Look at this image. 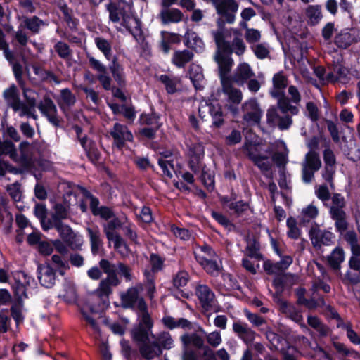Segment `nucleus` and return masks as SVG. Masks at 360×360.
I'll return each mask as SVG.
<instances>
[{
    "mask_svg": "<svg viewBox=\"0 0 360 360\" xmlns=\"http://www.w3.org/2000/svg\"><path fill=\"white\" fill-rule=\"evenodd\" d=\"M331 200L332 205L329 210L330 216L334 215L336 212H345L343 210L345 206V200L342 195L339 193L334 194L331 198Z\"/></svg>",
    "mask_w": 360,
    "mask_h": 360,
    "instance_id": "nucleus-50",
    "label": "nucleus"
},
{
    "mask_svg": "<svg viewBox=\"0 0 360 360\" xmlns=\"http://www.w3.org/2000/svg\"><path fill=\"white\" fill-rule=\"evenodd\" d=\"M198 331L202 334L205 335L207 342L212 347H217L222 342V338L220 332L217 330L212 331L209 333H206L204 329L199 326Z\"/></svg>",
    "mask_w": 360,
    "mask_h": 360,
    "instance_id": "nucleus-49",
    "label": "nucleus"
},
{
    "mask_svg": "<svg viewBox=\"0 0 360 360\" xmlns=\"http://www.w3.org/2000/svg\"><path fill=\"white\" fill-rule=\"evenodd\" d=\"M327 81L340 82L347 84L350 80L349 70L340 64H337L333 68V72L327 74Z\"/></svg>",
    "mask_w": 360,
    "mask_h": 360,
    "instance_id": "nucleus-28",
    "label": "nucleus"
},
{
    "mask_svg": "<svg viewBox=\"0 0 360 360\" xmlns=\"http://www.w3.org/2000/svg\"><path fill=\"white\" fill-rule=\"evenodd\" d=\"M233 330L247 345L251 344L255 338V333L246 323L234 322Z\"/></svg>",
    "mask_w": 360,
    "mask_h": 360,
    "instance_id": "nucleus-26",
    "label": "nucleus"
},
{
    "mask_svg": "<svg viewBox=\"0 0 360 360\" xmlns=\"http://www.w3.org/2000/svg\"><path fill=\"white\" fill-rule=\"evenodd\" d=\"M68 216V212L65 207L61 204H57L54 207V213H53L51 220L53 224H56L58 221L66 219Z\"/></svg>",
    "mask_w": 360,
    "mask_h": 360,
    "instance_id": "nucleus-57",
    "label": "nucleus"
},
{
    "mask_svg": "<svg viewBox=\"0 0 360 360\" xmlns=\"http://www.w3.org/2000/svg\"><path fill=\"white\" fill-rule=\"evenodd\" d=\"M76 101L75 96L68 89L61 90L60 98L58 101L60 108L65 112L67 109L72 106Z\"/></svg>",
    "mask_w": 360,
    "mask_h": 360,
    "instance_id": "nucleus-43",
    "label": "nucleus"
},
{
    "mask_svg": "<svg viewBox=\"0 0 360 360\" xmlns=\"http://www.w3.org/2000/svg\"><path fill=\"white\" fill-rule=\"evenodd\" d=\"M108 240L113 243L114 248L122 255H124L127 252V247L124 240L119 234L113 235L108 233Z\"/></svg>",
    "mask_w": 360,
    "mask_h": 360,
    "instance_id": "nucleus-56",
    "label": "nucleus"
},
{
    "mask_svg": "<svg viewBox=\"0 0 360 360\" xmlns=\"http://www.w3.org/2000/svg\"><path fill=\"white\" fill-rule=\"evenodd\" d=\"M73 129L77 134V138L79 139L82 148L84 149L89 158L92 160H98V154L92 147L91 141L86 136L83 137L81 136L82 132V128L76 125L74 126Z\"/></svg>",
    "mask_w": 360,
    "mask_h": 360,
    "instance_id": "nucleus-30",
    "label": "nucleus"
},
{
    "mask_svg": "<svg viewBox=\"0 0 360 360\" xmlns=\"http://www.w3.org/2000/svg\"><path fill=\"white\" fill-rule=\"evenodd\" d=\"M275 143L278 148L283 149V151L281 153H276L273 155V160L278 167H284L288 162V150L286 144L281 140L276 141Z\"/></svg>",
    "mask_w": 360,
    "mask_h": 360,
    "instance_id": "nucleus-42",
    "label": "nucleus"
},
{
    "mask_svg": "<svg viewBox=\"0 0 360 360\" xmlns=\"http://www.w3.org/2000/svg\"><path fill=\"white\" fill-rule=\"evenodd\" d=\"M3 97L7 105L20 117L22 109L21 108V100L17 86L15 84H11L4 91Z\"/></svg>",
    "mask_w": 360,
    "mask_h": 360,
    "instance_id": "nucleus-21",
    "label": "nucleus"
},
{
    "mask_svg": "<svg viewBox=\"0 0 360 360\" xmlns=\"http://www.w3.org/2000/svg\"><path fill=\"white\" fill-rule=\"evenodd\" d=\"M138 316L139 324L137 326L143 327L144 328L152 330L153 321L148 311V306L146 305L144 309H139L136 311Z\"/></svg>",
    "mask_w": 360,
    "mask_h": 360,
    "instance_id": "nucleus-45",
    "label": "nucleus"
},
{
    "mask_svg": "<svg viewBox=\"0 0 360 360\" xmlns=\"http://www.w3.org/2000/svg\"><path fill=\"white\" fill-rule=\"evenodd\" d=\"M38 279L41 285L51 288L56 283V273L49 264H40L37 268Z\"/></svg>",
    "mask_w": 360,
    "mask_h": 360,
    "instance_id": "nucleus-22",
    "label": "nucleus"
},
{
    "mask_svg": "<svg viewBox=\"0 0 360 360\" xmlns=\"http://www.w3.org/2000/svg\"><path fill=\"white\" fill-rule=\"evenodd\" d=\"M13 283H12V288L15 295L18 300H23L27 298V287L34 284L35 281L29 274L22 271H18L13 274Z\"/></svg>",
    "mask_w": 360,
    "mask_h": 360,
    "instance_id": "nucleus-7",
    "label": "nucleus"
},
{
    "mask_svg": "<svg viewBox=\"0 0 360 360\" xmlns=\"http://www.w3.org/2000/svg\"><path fill=\"white\" fill-rule=\"evenodd\" d=\"M100 267L107 274V277L99 283L98 288L88 298L85 304L81 308L84 319L91 327L94 333L99 334L100 329L93 314H98L106 309L109 304V296L112 292V288L117 286L120 281L116 274L117 265L108 260L102 259L99 262Z\"/></svg>",
    "mask_w": 360,
    "mask_h": 360,
    "instance_id": "nucleus-1",
    "label": "nucleus"
},
{
    "mask_svg": "<svg viewBox=\"0 0 360 360\" xmlns=\"http://www.w3.org/2000/svg\"><path fill=\"white\" fill-rule=\"evenodd\" d=\"M189 77L195 89H201L202 88L204 75L200 66L193 63L191 64L190 65Z\"/></svg>",
    "mask_w": 360,
    "mask_h": 360,
    "instance_id": "nucleus-41",
    "label": "nucleus"
},
{
    "mask_svg": "<svg viewBox=\"0 0 360 360\" xmlns=\"http://www.w3.org/2000/svg\"><path fill=\"white\" fill-rule=\"evenodd\" d=\"M318 214L319 210L313 204H310L307 207L303 208L301 212V217L303 221H309L311 219H314L318 216Z\"/></svg>",
    "mask_w": 360,
    "mask_h": 360,
    "instance_id": "nucleus-59",
    "label": "nucleus"
},
{
    "mask_svg": "<svg viewBox=\"0 0 360 360\" xmlns=\"http://www.w3.org/2000/svg\"><path fill=\"white\" fill-rule=\"evenodd\" d=\"M140 122L143 124L152 125L155 129L160 127L159 117L155 114H142L140 117Z\"/></svg>",
    "mask_w": 360,
    "mask_h": 360,
    "instance_id": "nucleus-63",
    "label": "nucleus"
},
{
    "mask_svg": "<svg viewBox=\"0 0 360 360\" xmlns=\"http://www.w3.org/2000/svg\"><path fill=\"white\" fill-rule=\"evenodd\" d=\"M252 50L253 51L256 57L259 59L266 58L269 55V46L265 43L257 44L252 46Z\"/></svg>",
    "mask_w": 360,
    "mask_h": 360,
    "instance_id": "nucleus-61",
    "label": "nucleus"
},
{
    "mask_svg": "<svg viewBox=\"0 0 360 360\" xmlns=\"http://www.w3.org/2000/svg\"><path fill=\"white\" fill-rule=\"evenodd\" d=\"M86 230L90 239L91 252L93 255H97L103 245L101 232L98 227H88Z\"/></svg>",
    "mask_w": 360,
    "mask_h": 360,
    "instance_id": "nucleus-34",
    "label": "nucleus"
},
{
    "mask_svg": "<svg viewBox=\"0 0 360 360\" xmlns=\"http://www.w3.org/2000/svg\"><path fill=\"white\" fill-rule=\"evenodd\" d=\"M243 120L249 124H258L263 115L259 103L256 98H250L242 105Z\"/></svg>",
    "mask_w": 360,
    "mask_h": 360,
    "instance_id": "nucleus-11",
    "label": "nucleus"
},
{
    "mask_svg": "<svg viewBox=\"0 0 360 360\" xmlns=\"http://www.w3.org/2000/svg\"><path fill=\"white\" fill-rule=\"evenodd\" d=\"M144 285L139 283L134 287L129 288L125 292L121 294V304L124 308H131L136 311L139 309H144L147 305L144 299L139 295L143 291Z\"/></svg>",
    "mask_w": 360,
    "mask_h": 360,
    "instance_id": "nucleus-5",
    "label": "nucleus"
},
{
    "mask_svg": "<svg viewBox=\"0 0 360 360\" xmlns=\"http://www.w3.org/2000/svg\"><path fill=\"white\" fill-rule=\"evenodd\" d=\"M321 166L319 155L314 151H309L305 156L302 163V179L305 183H309L314 178V172Z\"/></svg>",
    "mask_w": 360,
    "mask_h": 360,
    "instance_id": "nucleus-14",
    "label": "nucleus"
},
{
    "mask_svg": "<svg viewBox=\"0 0 360 360\" xmlns=\"http://www.w3.org/2000/svg\"><path fill=\"white\" fill-rule=\"evenodd\" d=\"M212 34L217 47L214 59L218 64L221 82H222V78H229L227 75L233 63V60L230 56L231 48L230 43L225 40L228 34L225 29L219 28L216 31H212Z\"/></svg>",
    "mask_w": 360,
    "mask_h": 360,
    "instance_id": "nucleus-4",
    "label": "nucleus"
},
{
    "mask_svg": "<svg viewBox=\"0 0 360 360\" xmlns=\"http://www.w3.org/2000/svg\"><path fill=\"white\" fill-rule=\"evenodd\" d=\"M110 134L114 139V145L121 149L124 147L127 141H133V135L128 129L127 126L120 123L115 124L110 131Z\"/></svg>",
    "mask_w": 360,
    "mask_h": 360,
    "instance_id": "nucleus-20",
    "label": "nucleus"
},
{
    "mask_svg": "<svg viewBox=\"0 0 360 360\" xmlns=\"http://www.w3.org/2000/svg\"><path fill=\"white\" fill-rule=\"evenodd\" d=\"M160 80L165 85L169 94H173L176 91V86L179 83L178 77L163 75L160 77Z\"/></svg>",
    "mask_w": 360,
    "mask_h": 360,
    "instance_id": "nucleus-54",
    "label": "nucleus"
},
{
    "mask_svg": "<svg viewBox=\"0 0 360 360\" xmlns=\"http://www.w3.org/2000/svg\"><path fill=\"white\" fill-rule=\"evenodd\" d=\"M196 295L205 311L217 312L219 311L220 307L217 303L215 295L207 285H199L196 288Z\"/></svg>",
    "mask_w": 360,
    "mask_h": 360,
    "instance_id": "nucleus-9",
    "label": "nucleus"
},
{
    "mask_svg": "<svg viewBox=\"0 0 360 360\" xmlns=\"http://www.w3.org/2000/svg\"><path fill=\"white\" fill-rule=\"evenodd\" d=\"M195 257L198 264L217 257L212 248L207 245L199 246L195 250Z\"/></svg>",
    "mask_w": 360,
    "mask_h": 360,
    "instance_id": "nucleus-37",
    "label": "nucleus"
},
{
    "mask_svg": "<svg viewBox=\"0 0 360 360\" xmlns=\"http://www.w3.org/2000/svg\"><path fill=\"white\" fill-rule=\"evenodd\" d=\"M21 87L22 89L25 101H21V108L22 110L21 114H20V117H26L37 120L38 119L35 111L37 93L30 89L25 88L24 84Z\"/></svg>",
    "mask_w": 360,
    "mask_h": 360,
    "instance_id": "nucleus-12",
    "label": "nucleus"
},
{
    "mask_svg": "<svg viewBox=\"0 0 360 360\" xmlns=\"http://www.w3.org/2000/svg\"><path fill=\"white\" fill-rule=\"evenodd\" d=\"M250 158L262 171H268L271 167L269 156L271 150L262 151L260 146L249 145L246 146Z\"/></svg>",
    "mask_w": 360,
    "mask_h": 360,
    "instance_id": "nucleus-13",
    "label": "nucleus"
},
{
    "mask_svg": "<svg viewBox=\"0 0 360 360\" xmlns=\"http://www.w3.org/2000/svg\"><path fill=\"white\" fill-rule=\"evenodd\" d=\"M53 227L56 229L63 239L70 243L72 249H78L82 246L83 243L82 237L80 236H77L69 226L63 224L61 221H58L56 224L52 223V228Z\"/></svg>",
    "mask_w": 360,
    "mask_h": 360,
    "instance_id": "nucleus-18",
    "label": "nucleus"
},
{
    "mask_svg": "<svg viewBox=\"0 0 360 360\" xmlns=\"http://www.w3.org/2000/svg\"><path fill=\"white\" fill-rule=\"evenodd\" d=\"M306 15L311 25L318 24L322 18L321 8L319 5H311L306 9Z\"/></svg>",
    "mask_w": 360,
    "mask_h": 360,
    "instance_id": "nucleus-48",
    "label": "nucleus"
},
{
    "mask_svg": "<svg viewBox=\"0 0 360 360\" xmlns=\"http://www.w3.org/2000/svg\"><path fill=\"white\" fill-rule=\"evenodd\" d=\"M38 108L41 113L45 116L49 122L54 127H58L60 125V119L57 114V108L51 98L44 97L39 103Z\"/></svg>",
    "mask_w": 360,
    "mask_h": 360,
    "instance_id": "nucleus-19",
    "label": "nucleus"
},
{
    "mask_svg": "<svg viewBox=\"0 0 360 360\" xmlns=\"http://www.w3.org/2000/svg\"><path fill=\"white\" fill-rule=\"evenodd\" d=\"M139 352L143 358L152 360L162 354V348L155 340L139 345Z\"/></svg>",
    "mask_w": 360,
    "mask_h": 360,
    "instance_id": "nucleus-25",
    "label": "nucleus"
},
{
    "mask_svg": "<svg viewBox=\"0 0 360 360\" xmlns=\"http://www.w3.org/2000/svg\"><path fill=\"white\" fill-rule=\"evenodd\" d=\"M209 112L212 118V125L220 127L224 124V115L221 105L217 102L202 101L198 106L199 116L203 119Z\"/></svg>",
    "mask_w": 360,
    "mask_h": 360,
    "instance_id": "nucleus-10",
    "label": "nucleus"
},
{
    "mask_svg": "<svg viewBox=\"0 0 360 360\" xmlns=\"http://www.w3.org/2000/svg\"><path fill=\"white\" fill-rule=\"evenodd\" d=\"M345 260V252L342 248L336 247L331 253L327 256V262L330 268L337 274H340L341 264Z\"/></svg>",
    "mask_w": 360,
    "mask_h": 360,
    "instance_id": "nucleus-29",
    "label": "nucleus"
},
{
    "mask_svg": "<svg viewBox=\"0 0 360 360\" xmlns=\"http://www.w3.org/2000/svg\"><path fill=\"white\" fill-rule=\"evenodd\" d=\"M226 31V30H225ZM227 35L231 34L232 32L233 35L235 36L232 44H230L231 48V53L234 52L238 56H242L246 49V46L243 41V39L240 37V33L238 30L236 29H231L230 31H228ZM226 36L225 39L227 37Z\"/></svg>",
    "mask_w": 360,
    "mask_h": 360,
    "instance_id": "nucleus-40",
    "label": "nucleus"
},
{
    "mask_svg": "<svg viewBox=\"0 0 360 360\" xmlns=\"http://www.w3.org/2000/svg\"><path fill=\"white\" fill-rule=\"evenodd\" d=\"M217 13L228 23H233L238 4L236 0H222L215 8Z\"/></svg>",
    "mask_w": 360,
    "mask_h": 360,
    "instance_id": "nucleus-17",
    "label": "nucleus"
},
{
    "mask_svg": "<svg viewBox=\"0 0 360 360\" xmlns=\"http://www.w3.org/2000/svg\"><path fill=\"white\" fill-rule=\"evenodd\" d=\"M254 77L255 73L250 65L247 63H241L237 66L231 81L239 86H243L249 79Z\"/></svg>",
    "mask_w": 360,
    "mask_h": 360,
    "instance_id": "nucleus-23",
    "label": "nucleus"
},
{
    "mask_svg": "<svg viewBox=\"0 0 360 360\" xmlns=\"http://www.w3.org/2000/svg\"><path fill=\"white\" fill-rule=\"evenodd\" d=\"M46 25L47 24L39 18L32 16L31 18H22L20 27H24L30 30L32 33L37 34L39 32L41 27Z\"/></svg>",
    "mask_w": 360,
    "mask_h": 360,
    "instance_id": "nucleus-38",
    "label": "nucleus"
},
{
    "mask_svg": "<svg viewBox=\"0 0 360 360\" xmlns=\"http://www.w3.org/2000/svg\"><path fill=\"white\" fill-rule=\"evenodd\" d=\"M153 339L158 342L162 349H169L174 346V340L168 332H162L157 336L155 335Z\"/></svg>",
    "mask_w": 360,
    "mask_h": 360,
    "instance_id": "nucleus-51",
    "label": "nucleus"
},
{
    "mask_svg": "<svg viewBox=\"0 0 360 360\" xmlns=\"http://www.w3.org/2000/svg\"><path fill=\"white\" fill-rule=\"evenodd\" d=\"M34 212L35 216L39 219L43 230L48 231L52 229V221L46 218L47 209L45 205L38 203L35 205Z\"/></svg>",
    "mask_w": 360,
    "mask_h": 360,
    "instance_id": "nucleus-35",
    "label": "nucleus"
},
{
    "mask_svg": "<svg viewBox=\"0 0 360 360\" xmlns=\"http://www.w3.org/2000/svg\"><path fill=\"white\" fill-rule=\"evenodd\" d=\"M273 88L270 90L272 97L278 100L281 97H285L283 91L288 85L286 77L282 72L275 74L272 79Z\"/></svg>",
    "mask_w": 360,
    "mask_h": 360,
    "instance_id": "nucleus-27",
    "label": "nucleus"
},
{
    "mask_svg": "<svg viewBox=\"0 0 360 360\" xmlns=\"http://www.w3.org/2000/svg\"><path fill=\"white\" fill-rule=\"evenodd\" d=\"M184 345V352L183 360H196V354L191 350V347L201 349L204 345L203 335L198 330L196 333H186L181 338Z\"/></svg>",
    "mask_w": 360,
    "mask_h": 360,
    "instance_id": "nucleus-6",
    "label": "nucleus"
},
{
    "mask_svg": "<svg viewBox=\"0 0 360 360\" xmlns=\"http://www.w3.org/2000/svg\"><path fill=\"white\" fill-rule=\"evenodd\" d=\"M96 47L103 53L106 59L110 60L112 54V46L110 41L103 37L94 39Z\"/></svg>",
    "mask_w": 360,
    "mask_h": 360,
    "instance_id": "nucleus-52",
    "label": "nucleus"
},
{
    "mask_svg": "<svg viewBox=\"0 0 360 360\" xmlns=\"http://www.w3.org/2000/svg\"><path fill=\"white\" fill-rule=\"evenodd\" d=\"M222 90L228 97L226 106L228 109L233 114L238 112V105H239L243 99V94L240 89L233 86L232 81L230 78H222Z\"/></svg>",
    "mask_w": 360,
    "mask_h": 360,
    "instance_id": "nucleus-8",
    "label": "nucleus"
},
{
    "mask_svg": "<svg viewBox=\"0 0 360 360\" xmlns=\"http://www.w3.org/2000/svg\"><path fill=\"white\" fill-rule=\"evenodd\" d=\"M110 70L115 80L117 82L118 85L122 86L125 84V75L124 72L123 67L119 64L115 58L110 65Z\"/></svg>",
    "mask_w": 360,
    "mask_h": 360,
    "instance_id": "nucleus-47",
    "label": "nucleus"
},
{
    "mask_svg": "<svg viewBox=\"0 0 360 360\" xmlns=\"http://www.w3.org/2000/svg\"><path fill=\"white\" fill-rule=\"evenodd\" d=\"M199 264L207 274L213 276H218L221 270V263L219 262L218 256Z\"/></svg>",
    "mask_w": 360,
    "mask_h": 360,
    "instance_id": "nucleus-46",
    "label": "nucleus"
},
{
    "mask_svg": "<svg viewBox=\"0 0 360 360\" xmlns=\"http://www.w3.org/2000/svg\"><path fill=\"white\" fill-rule=\"evenodd\" d=\"M299 108L290 103L287 97H281L277 101V106H270L266 111V122L271 127H278L280 130H288L292 124L291 115H296Z\"/></svg>",
    "mask_w": 360,
    "mask_h": 360,
    "instance_id": "nucleus-3",
    "label": "nucleus"
},
{
    "mask_svg": "<svg viewBox=\"0 0 360 360\" xmlns=\"http://www.w3.org/2000/svg\"><path fill=\"white\" fill-rule=\"evenodd\" d=\"M20 155L17 152L13 144V158H10L13 161L25 167L32 165L34 159V147L28 141H22L19 145Z\"/></svg>",
    "mask_w": 360,
    "mask_h": 360,
    "instance_id": "nucleus-15",
    "label": "nucleus"
},
{
    "mask_svg": "<svg viewBox=\"0 0 360 360\" xmlns=\"http://www.w3.org/2000/svg\"><path fill=\"white\" fill-rule=\"evenodd\" d=\"M330 217L335 220V226L338 232L342 233L347 230L348 224L346 220L345 212H336L334 215Z\"/></svg>",
    "mask_w": 360,
    "mask_h": 360,
    "instance_id": "nucleus-53",
    "label": "nucleus"
},
{
    "mask_svg": "<svg viewBox=\"0 0 360 360\" xmlns=\"http://www.w3.org/2000/svg\"><path fill=\"white\" fill-rule=\"evenodd\" d=\"M146 276V283H145V288L146 290V295L149 297L150 300H152L154 297L156 288L155 284L154 283L153 276L151 275V274L147 271L144 273Z\"/></svg>",
    "mask_w": 360,
    "mask_h": 360,
    "instance_id": "nucleus-58",
    "label": "nucleus"
},
{
    "mask_svg": "<svg viewBox=\"0 0 360 360\" xmlns=\"http://www.w3.org/2000/svg\"><path fill=\"white\" fill-rule=\"evenodd\" d=\"M193 58V54L188 50L176 51L172 58V63L178 68H184Z\"/></svg>",
    "mask_w": 360,
    "mask_h": 360,
    "instance_id": "nucleus-39",
    "label": "nucleus"
},
{
    "mask_svg": "<svg viewBox=\"0 0 360 360\" xmlns=\"http://www.w3.org/2000/svg\"><path fill=\"white\" fill-rule=\"evenodd\" d=\"M309 237L311 243L315 248L321 245H330L333 243L335 235L325 229H321L319 226H313L309 231Z\"/></svg>",
    "mask_w": 360,
    "mask_h": 360,
    "instance_id": "nucleus-16",
    "label": "nucleus"
},
{
    "mask_svg": "<svg viewBox=\"0 0 360 360\" xmlns=\"http://www.w3.org/2000/svg\"><path fill=\"white\" fill-rule=\"evenodd\" d=\"M52 262L56 265L59 274L61 276H64L65 271L69 268L68 262L63 259L61 256L57 255L52 256Z\"/></svg>",
    "mask_w": 360,
    "mask_h": 360,
    "instance_id": "nucleus-62",
    "label": "nucleus"
},
{
    "mask_svg": "<svg viewBox=\"0 0 360 360\" xmlns=\"http://www.w3.org/2000/svg\"><path fill=\"white\" fill-rule=\"evenodd\" d=\"M182 12L177 8H165L160 13V18L164 24L176 23L183 19Z\"/></svg>",
    "mask_w": 360,
    "mask_h": 360,
    "instance_id": "nucleus-33",
    "label": "nucleus"
},
{
    "mask_svg": "<svg viewBox=\"0 0 360 360\" xmlns=\"http://www.w3.org/2000/svg\"><path fill=\"white\" fill-rule=\"evenodd\" d=\"M308 324L315 329L321 335L326 336L328 333V328L324 326L316 316H309L307 318Z\"/></svg>",
    "mask_w": 360,
    "mask_h": 360,
    "instance_id": "nucleus-55",
    "label": "nucleus"
},
{
    "mask_svg": "<svg viewBox=\"0 0 360 360\" xmlns=\"http://www.w3.org/2000/svg\"><path fill=\"white\" fill-rule=\"evenodd\" d=\"M131 337L133 340L139 345L149 341L150 338H155L152 330L144 328L143 327L136 326L131 330Z\"/></svg>",
    "mask_w": 360,
    "mask_h": 360,
    "instance_id": "nucleus-36",
    "label": "nucleus"
},
{
    "mask_svg": "<svg viewBox=\"0 0 360 360\" xmlns=\"http://www.w3.org/2000/svg\"><path fill=\"white\" fill-rule=\"evenodd\" d=\"M109 12V19L115 27L120 32L128 31L135 38L141 37V22L131 11V4H124L123 1L117 3L110 2L106 6Z\"/></svg>",
    "mask_w": 360,
    "mask_h": 360,
    "instance_id": "nucleus-2",
    "label": "nucleus"
},
{
    "mask_svg": "<svg viewBox=\"0 0 360 360\" xmlns=\"http://www.w3.org/2000/svg\"><path fill=\"white\" fill-rule=\"evenodd\" d=\"M185 44L198 52L204 50L205 44L202 39L193 31L188 30L185 34Z\"/></svg>",
    "mask_w": 360,
    "mask_h": 360,
    "instance_id": "nucleus-32",
    "label": "nucleus"
},
{
    "mask_svg": "<svg viewBox=\"0 0 360 360\" xmlns=\"http://www.w3.org/2000/svg\"><path fill=\"white\" fill-rule=\"evenodd\" d=\"M64 290L65 293L61 295L60 296L63 298V300L65 302L71 303L76 300V290L72 284L68 283V284L65 285Z\"/></svg>",
    "mask_w": 360,
    "mask_h": 360,
    "instance_id": "nucleus-64",
    "label": "nucleus"
},
{
    "mask_svg": "<svg viewBox=\"0 0 360 360\" xmlns=\"http://www.w3.org/2000/svg\"><path fill=\"white\" fill-rule=\"evenodd\" d=\"M138 316L139 324L137 326L143 327L144 328L152 330L153 321L148 311V306L146 305L144 309H139L136 311Z\"/></svg>",
    "mask_w": 360,
    "mask_h": 360,
    "instance_id": "nucleus-44",
    "label": "nucleus"
},
{
    "mask_svg": "<svg viewBox=\"0 0 360 360\" xmlns=\"http://www.w3.org/2000/svg\"><path fill=\"white\" fill-rule=\"evenodd\" d=\"M162 321L164 326L170 330L177 328L184 329H191L192 328L191 322L184 318L176 319L170 316H165Z\"/></svg>",
    "mask_w": 360,
    "mask_h": 360,
    "instance_id": "nucleus-31",
    "label": "nucleus"
},
{
    "mask_svg": "<svg viewBox=\"0 0 360 360\" xmlns=\"http://www.w3.org/2000/svg\"><path fill=\"white\" fill-rule=\"evenodd\" d=\"M288 232V237L292 239H297L300 236V230L297 227V221L295 219L290 217L287 219Z\"/></svg>",
    "mask_w": 360,
    "mask_h": 360,
    "instance_id": "nucleus-60",
    "label": "nucleus"
},
{
    "mask_svg": "<svg viewBox=\"0 0 360 360\" xmlns=\"http://www.w3.org/2000/svg\"><path fill=\"white\" fill-rule=\"evenodd\" d=\"M188 155L190 157V167L196 172L198 169V164L204 155V146L202 143L197 142L188 146Z\"/></svg>",
    "mask_w": 360,
    "mask_h": 360,
    "instance_id": "nucleus-24",
    "label": "nucleus"
}]
</instances>
